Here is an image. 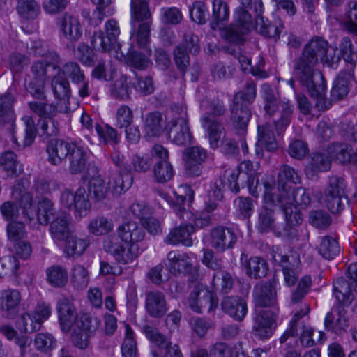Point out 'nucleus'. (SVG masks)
<instances>
[{
	"instance_id": "obj_1",
	"label": "nucleus",
	"mask_w": 357,
	"mask_h": 357,
	"mask_svg": "<svg viewBox=\"0 0 357 357\" xmlns=\"http://www.w3.org/2000/svg\"><path fill=\"white\" fill-rule=\"evenodd\" d=\"M328 42L320 37L311 39L301 55L293 62V75L313 98L321 97L326 90L322 73L315 68L319 61L328 62Z\"/></svg>"
},
{
	"instance_id": "obj_2",
	"label": "nucleus",
	"mask_w": 357,
	"mask_h": 357,
	"mask_svg": "<svg viewBox=\"0 0 357 357\" xmlns=\"http://www.w3.org/2000/svg\"><path fill=\"white\" fill-rule=\"evenodd\" d=\"M200 107L205 112V115L201 118L202 125L207 131L211 147L216 149L222 140L225 128L222 123L215 118L224 116L227 112V107L219 98L204 100L200 103Z\"/></svg>"
},
{
	"instance_id": "obj_3",
	"label": "nucleus",
	"mask_w": 357,
	"mask_h": 357,
	"mask_svg": "<svg viewBox=\"0 0 357 357\" xmlns=\"http://www.w3.org/2000/svg\"><path fill=\"white\" fill-rule=\"evenodd\" d=\"M149 0H131V24L136 31V40L139 47H145L150 41L151 13Z\"/></svg>"
},
{
	"instance_id": "obj_4",
	"label": "nucleus",
	"mask_w": 357,
	"mask_h": 357,
	"mask_svg": "<svg viewBox=\"0 0 357 357\" xmlns=\"http://www.w3.org/2000/svg\"><path fill=\"white\" fill-rule=\"evenodd\" d=\"M225 174L231 191L238 192L241 188L246 187L250 195L255 197H259V179L251 161H243L235 169L227 170Z\"/></svg>"
},
{
	"instance_id": "obj_5",
	"label": "nucleus",
	"mask_w": 357,
	"mask_h": 357,
	"mask_svg": "<svg viewBox=\"0 0 357 357\" xmlns=\"http://www.w3.org/2000/svg\"><path fill=\"white\" fill-rule=\"evenodd\" d=\"M271 187L267 184L266 192L264 193V200L267 204L278 206L283 211L284 208H292V211H299L296 206L305 208L309 205L311 199L305 188L298 187L292 190L281 191L280 193H271Z\"/></svg>"
},
{
	"instance_id": "obj_6",
	"label": "nucleus",
	"mask_w": 357,
	"mask_h": 357,
	"mask_svg": "<svg viewBox=\"0 0 357 357\" xmlns=\"http://www.w3.org/2000/svg\"><path fill=\"white\" fill-rule=\"evenodd\" d=\"M29 109L40 117L38 121V134L47 139L55 137L59 133V123L54 119L57 112V107L51 103L31 101L28 103Z\"/></svg>"
},
{
	"instance_id": "obj_7",
	"label": "nucleus",
	"mask_w": 357,
	"mask_h": 357,
	"mask_svg": "<svg viewBox=\"0 0 357 357\" xmlns=\"http://www.w3.org/2000/svg\"><path fill=\"white\" fill-rule=\"evenodd\" d=\"M142 331L152 345L154 357H183L178 344H172L171 335L162 334L156 327L144 325Z\"/></svg>"
},
{
	"instance_id": "obj_8",
	"label": "nucleus",
	"mask_w": 357,
	"mask_h": 357,
	"mask_svg": "<svg viewBox=\"0 0 357 357\" xmlns=\"http://www.w3.org/2000/svg\"><path fill=\"white\" fill-rule=\"evenodd\" d=\"M119 34L120 28L117 21L110 19L105 23V33L101 31L94 32L91 38V43L95 50L107 52L119 47Z\"/></svg>"
},
{
	"instance_id": "obj_9",
	"label": "nucleus",
	"mask_w": 357,
	"mask_h": 357,
	"mask_svg": "<svg viewBox=\"0 0 357 357\" xmlns=\"http://www.w3.org/2000/svg\"><path fill=\"white\" fill-rule=\"evenodd\" d=\"M61 204L68 209H74L76 216H86L91 210V203L86 195L84 188H79L75 194L66 189L61 196Z\"/></svg>"
},
{
	"instance_id": "obj_10",
	"label": "nucleus",
	"mask_w": 357,
	"mask_h": 357,
	"mask_svg": "<svg viewBox=\"0 0 357 357\" xmlns=\"http://www.w3.org/2000/svg\"><path fill=\"white\" fill-rule=\"evenodd\" d=\"M103 248L118 263L122 264L132 263L137 257V252L133 250L134 245L122 243V241H119V239L115 236H110L104 241Z\"/></svg>"
},
{
	"instance_id": "obj_11",
	"label": "nucleus",
	"mask_w": 357,
	"mask_h": 357,
	"mask_svg": "<svg viewBox=\"0 0 357 357\" xmlns=\"http://www.w3.org/2000/svg\"><path fill=\"white\" fill-rule=\"evenodd\" d=\"M186 304L195 312L201 313L202 309L208 305V311L213 310L217 306V301L210 291L197 282L190 293Z\"/></svg>"
},
{
	"instance_id": "obj_12",
	"label": "nucleus",
	"mask_w": 357,
	"mask_h": 357,
	"mask_svg": "<svg viewBox=\"0 0 357 357\" xmlns=\"http://www.w3.org/2000/svg\"><path fill=\"white\" fill-rule=\"evenodd\" d=\"M169 271L173 274H185L193 271L190 276L192 282L197 281L199 278L197 271L193 267L190 256L187 253L178 251H170L167 257Z\"/></svg>"
},
{
	"instance_id": "obj_13",
	"label": "nucleus",
	"mask_w": 357,
	"mask_h": 357,
	"mask_svg": "<svg viewBox=\"0 0 357 357\" xmlns=\"http://www.w3.org/2000/svg\"><path fill=\"white\" fill-rule=\"evenodd\" d=\"M22 294L19 290L8 288L0 291V313L8 319H14L20 312Z\"/></svg>"
},
{
	"instance_id": "obj_14",
	"label": "nucleus",
	"mask_w": 357,
	"mask_h": 357,
	"mask_svg": "<svg viewBox=\"0 0 357 357\" xmlns=\"http://www.w3.org/2000/svg\"><path fill=\"white\" fill-rule=\"evenodd\" d=\"M237 241L234 231L228 227L218 226L213 228L208 236V241L211 248L219 252L233 248Z\"/></svg>"
},
{
	"instance_id": "obj_15",
	"label": "nucleus",
	"mask_w": 357,
	"mask_h": 357,
	"mask_svg": "<svg viewBox=\"0 0 357 357\" xmlns=\"http://www.w3.org/2000/svg\"><path fill=\"white\" fill-rule=\"evenodd\" d=\"M185 173L190 176H199L202 172V164L207 158L206 151L200 146H192L184 151Z\"/></svg>"
},
{
	"instance_id": "obj_16",
	"label": "nucleus",
	"mask_w": 357,
	"mask_h": 357,
	"mask_svg": "<svg viewBox=\"0 0 357 357\" xmlns=\"http://www.w3.org/2000/svg\"><path fill=\"white\" fill-rule=\"evenodd\" d=\"M230 116L236 133L243 136L246 131L252 112L248 105L245 102L232 100L230 106Z\"/></svg>"
},
{
	"instance_id": "obj_17",
	"label": "nucleus",
	"mask_w": 357,
	"mask_h": 357,
	"mask_svg": "<svg viewBox=\"0 0 357 357\" xmlns=\"http://www.w3.org/2000/svg\"><path fill=\"white\" fill-rule=\"evenodd\" d=\"M56 310L61 330L68 333L73 326L79 321L77 312L73 301L66 297H63L57 301Z\"/></svg>"
},
{
	"instance_id": "obj_18",
	"label": "nucleus",
	"mask_w": 357,
	"mask_h": 357,
	"mask_svg": "<svg viewBox=\"0 0 357 357\" xmlns=\"http://www.w3.org/2000/svg\"><path fill=\"white\" fill-rule=\"evenodd\" d=\"M13 200L19 204L22 210L24 218L31 220L33 219L34 213L33 211V199L32 195L27 190L23 183V181L18 180L13 185L12 190Z\"/></svg>"
},
{
	"instance_id": "obj_19",
	"label": "nucleus",
	"mask_w": 357,
	"mask_h": 357,
	"mask_svg": "<svg viewBox=\"0 0 357 357\" xmlns=\"http://www.w3.org/2000/svg\"><path fill=\"white\" fill-rule=\"evenodd\" d=\"M91 319L88 314L79 317L74 326L71 334L73 344L81 349H86L89 345V332L92 331Z\"/></svg>"
},
{
	"instance_id": "obj_20",
	"label": "nucleus",
	"mask_w": 357,
	"mask_h": 357,
	"mask_svg": "<svg viewBox=\"0 0 357 357\" xmlns=\"http://www.w3.org/2000/svg\"><path fill=\"white\" fill-rule=\"evenodd\" d=\"M276 282L275 280L267 282L257 283L253 289L254 302L257 306L267 307L273 305L276 301Z\"/></svg>"
},
{
	"instance_id": "obj_21",
	"label": "nucleus",
	"mask_w": 357,
	"mask_h": 357,
	"mask_svg": "<svg viewBox=\"0 0 357 357\" xmlns=\"http://www.w3.org/2000/svg\"><path fill=\"white\" fill-rule=\"evenodd\" d=\"M301 180L300 176L294 168L287 165H284L281 167L278 175V187L275 188L273 183L265 181L263 182L264 188V193L266 192V186L267 184L272 188L271 193L279 194L281 191H284L291 188V185H289V183L294 184L300 183Z\"/></svg>"
},
{
	"instance_id": "obj_22",
	"label": "nucleus",
	"mask_w": 357,
	"mask_h": 357,
	"mask_svg": "<svg viewBox=\"0 0 357 357\" xmlns=\"http://www.w3.org/2000/svg\"><path fill=\"white\" fill-rule=\"evenodd\" d=\"M222 311L237 321L244 319L247 312V303L239 296H227L221 301Z\"/></svg>"
},
{
	"instance_id": "obj_23",
	"label": "nucleus",
	"mask_w": 357,
	"mask_h": 357,
	"mask_svg": "<svg viewBox=\"0 0 357 357\" xmlns=\"http://www.w3.org/2000/svg\"><path fill=\"white\" fill-rule=\"evenodd\" d=\"M57 26L63 36L71 42L77 41L82 35V25L79 19L68 13H64L59 19Z\"/></svg>"
},
{
	"instance_id": "obj_24",
	"label": "nucleus",
	"mask_w": 357,
	"mask_h": 357,
	"mask_svg": "<svg viewBox=\"0 0 357 357\" xmlns=\"http://www.w3.org/2000/svg\"><path fill=\"white\" fill-rule=\"evenodd\" d=\"M145 309L149 315L153 318H161L167 312V303L165 294L160 291L146 293Z\"/></svg>"
},
{
	"instance_id": "obj_25",
	"label": "nucleus",
	"mask_w": 357,
	"mask_h": 357,
	"mask_svg": "<svg viewBox=\"0 0 357 357\" xmlns=\"http://www.w3.org/2000/svg\"><path fill=\"white\" fill-rule=\"evenodd\" d=\"M254 11L256 14V28L259 33L265 37L277 40L283 29V26L266 23L262 16L264 13L262 0H255Z\"/></svg>"
},
{
	"instance_id": "obj_26",
	"label": "nucleus",
	"mask_w": 357,
	"mask_h": 357,
	"mask_svg": "<svg viewBox=\"0 0 357 357\" xmlns=\"http://www.w3.org/2000/svg\"><path fill=\"white\" fill-rule=\"evenodd\" d=\"M75 144L62 139L51 140L46 148L48 155L47 160L53 165H60L64 159L68 157Z\"/></svg>"
},
{
	"instance_id": "obj_27",
	"label": "nucleus",
	"mask_w": 357,
	"mask_h": 357,
	"mask_svg": "<svg viewBox=\"0 0 357 357\" xmlns=\"http://www.w3.org/2000/svg\"><path fill=\"white\" fill-rule=\"evenodd\" d=\"M195 231V227L191 225H181L171 229L164 241L169 245H176L181 243L184 246L190 247L193 245L191 236Z\"/></svg>"
},
{
	"instance_id": "obj_28",
	"label": "nucleus",
	"mask_w": 357,
	"mask_h": 357,
	"mask_svg": "<svg viewBox=\"0 0 357 357\" xmlns=\"http://www.w3.org/2000/svg\"><path fill=\"white\" fill-rule=\"evenodd\" d=\"M325 328L338 333L349 326V319L347 316V310L341 305L333 307L328 312L324 319Z\"/></svg>"
},
{
	"instance_id": "obj_29",
	"label": "nucleus",
	"mask_w": 357,
	"mask_h": 357,
	"mask_svg": "<svg viewBox=\"0 0 357 357\" xmlns=\"http://www.w3.org/2000/svg\"><path fill=\"white\" fill-rule=\"evenodd\" d=\"M16 101V97L10 92H6L0 95V126H8L13 129L15 115L13 105Z\"/></svg>"
},
{
	"instance_id": "obj_30",
	"label": "nucleus",
	"mask_w": 357,
	"mask_h": 357,
	"mask_svg": "<svg viewBox=\"0 0 357 357\" xmlns=\"http://www.w3.org/2000/svg\"><path fill=\"white\" fill-rule=\"evenodd\" d=\"M118 238L125 243L134 245L142 241L145 231L142 226L136 222L130 221L120 225L117 229Z\"/></svg>"
},
{
	"instance_id": "obj_31",
	"label": "nucleus",
	"mask_w": 357,
	"mask_h": 357,
	"mask_svg": "<svg viewBox=\"0 0 357 357\" xmlns=\"http://www.w3.org/2000/svg\"><path fill=\"white\" fill-rule=\"evenodd\" d=\"M169 138L177 145L183 146L191 142L192 135L190 132L188 121H171L168 124Z\"/></svg>"
},
{
	"instance_id": "obj_32",
	"label": "nucleus",
	"mask_w": 357,
	"mask_h": 357,
	"mask_svg": "<svg viewBox=\"0 0 357 357\" xmlns=\"http://www.w3.org/2000/svg\"><path fill=\"white\" fill-rule=\"evenodd\" d=\"M273 314L270 310H261L255 317V335L261 339L268 338L273 333Z\"/></svg>"
},
{
	"instance_id": "obj_33",
	"label": "nucleus",
	"mask_w": 357,
	"mask_h": 357,
	"mask_svg": "<svg viewBox=\"0 0 357 357\" xmlns=\"http://www.w3.org/2000/svg\"><path fill=\"white\" fill-rule=\"evenodd\" d=\"M284 218L286 225L282 231H276L278 236L285 237L288 239H294L298 235V230L296 225L302 222L303 218L300 211H292V208H284Z\"/></svg>"
},
{
	"instance_id": "obj_34",
	"label": "nucleus",
	"mask_w": 357,
	"mask_h": 357,
	"mask_svg": "<svg viewBox=\"0 0 357 357\" xmlns=\"http://www.w3.org/2000/svg\"><path fill=\"white\" fill-rule=\"evenodd\" d=\"M165 121L159 112L148 113L144 120V130L146 137L160 136L164 131Z\"/></svg>"
},
{
	"instance_id": "obj_35",
	"label": "nucleus",
	"mask_w": 357,
	"mask_h": 357,
	"mask_svg": "<svg viewBox=\"0 0 357 357\" xmlns=\"http://www.w3.org/2000/svg\"><path fill=\"white\" fill-rule=\"evenodd\" d=\"M257 144L265 147L268 151H274L278 148L275 135L270 123H265L257 126Z\"/></svg>"
},
{
	"instance_id": "obj_36",
	"label": "nucleus",
	"mask_w": 357,
	"mask_h": 357,
	"mask_svg": "<svg viewBox=\"0 0 357 357\" xmlns=\"http://www.w3.org/2000/svg\"><path fill=\"white\" fill-rule=\"evenodd\" d=\"M245 273L255 279L265 277L268 271V264L262 257L255 256L245 259L244 262Z\"/></svg>"
},
{
	"instance_id": "obj_37",
	"label": "nucleus",
	"mask_w": 357,
	"mask_h": 357,
	"mask_svg": "<svg viewBox=\"0 0 357 357\" xmlns=\"http://www.w3.org/2000/svg\"><path fill=\"white\" fill-rule=\"evenodd\" d=\"M69 172L71 174H77L82 172L86 165L87 153L82 146L75 144L69 155Z\"/></svg>"
},
{
	"instance_id": "obj_38",
	"label": "nucleus",
	"mask_w": 357,
	"mask_h": 357,
	"mask_svg": "<svg viewBox=\"0 0 357 357\" xmlns=\"http://www.w3.org/2000/svg\"><path fill=\"white\" fill-rule=\"evenodd\" d=\"M351 286L353 285L344 278H339L333 282V294L340 304H351L353 301Z\"/></svg>"
},
{
	"instance_id": "obj_39",
	"label": "nucleus",
	"mask_w": 357,
	"mask_h": 357,
	"mask_svg": "<svg viewBox=\"0 0 357 357\" xmlns=\"http://www.w3.org/2000/svg\"><path fill=\"white\" fill-rule=\"evenodd\" d=\"M261 96L266 114L270 117L273 116L280 102L278 95L269 84H264L261 86Z\"/></svg>"
},
{
	"instance_id": "obj_40",
	"label": "nucleus",
	"mask_w": 357,
	"mask_h": 357,
	"mask_svg": "<svg viewBox=\"0 0 357 357\" xmlns=\"http://www.w3.org/2000/svg\"><path fill=\"white\" fill-rule=\"evenodd\" d=\"M50 233L54 239L65 241L70 234L68 218L65 215L56 216L50 224Z\"/></svg>"
},
{
	"instance_id": "obj_41",
	"label": "nucleus",
	"mask_w": 357,
	"mask_h": 357,
	"mask_svg": "<svg viewBox=\"0 0 357 357\" xmlns=\"http://www.w3.org/2000/svg\"><path fill=\"white\" fill-rule=\"evenodd\" d=\"M132 89L128 77L121 75L111 86V96L119 100L126 101L130 99Z\"/></svg>"
},
{
	"instance_id": "obj_42",
	"label": "nucleus",
	"mask_w": 357,
	"mask_h": 357,
	"mask_svg": "<svg viewBox=\"0 0 357 357\" xmlns=\"http://www.w3.org/2000/svg\"><path fill=\"white\" fill-rule=\"evenodd\" d=\"M88 190L91 198L96 202H100L109 194V183L105 182L100 175L94 176L89 180Z\"/></svg>"
},
{
	"instance_id": "obj_43",
	"label": "nucleus",
	"mask_w": 357,
	"mask_h": 357,
	"mask_svg": "<svg viewBox=\"0 0 357 357\" xmlns=\"http://www.w3.org/2000/svg\"><path fill=\"white\" fill-rule=\"evenodd\" d=\"M229 17V8L228 4L222 0H213L212 21L210 23L211 28L215 30L220 24L227 22Z\"/></svg>"
},
{
	"instance_id": "obj_44",
	"label": "nucleus",
	"mask_w": 357,
	"mask_h": 357,
	"mask_svg": "<svg viewBox=\"0 0 357 357\" xmlns=\"http://www.w3.org/2000/svg\"><path fill=\"white\" fill-rule=\"evenodd\" d=\"M275 260L282 267L285 282L288 286H293L298 280V272L296 266L290 261L289 257L278 255Z\"/></svg>"
},
{
	"instance_id": "obj_45",
	"label": "nucleus",
	"mask_w": 357,
	"mask_h": 357,
	"mask_svg": "<svg viewBox=\"0 0 357 357\" xmlns=\"http://www.w3.org/2000/svg\"><path fill=\"white\" fill-rule=\"evenodd\" d=\"M350 79L346 72H340L335 79L331 91V100L338 101L344 98L349 91Z\"/></svg>"
},
{
	"instance_id": "obj_46",
	"label": "nucleus",
	"mask_w": 357,
	"mask_h": 357,
	"mask_svg": "<svg viewBox=\"0 0 357 357\" xmlns=\"http://www.w3.org/2000/svg\"><path fill=\"white\" fill-rule=\"evenodd\" d=\"M37 219L40 224L47 225L51 220L56 218V210L53 202L47 199L43 198L37 204Z\"/></svg>"
},
{
	"instance_id": "obj_47",
	"label": "nucleus",
	"mask_w": 357,
	"mask_h": 357,
	"mask_svg": "<svg viewBox=\"0 0 357 357\" xmlns=\"http://www.w3.org/2000/svg\"><path fill=\"white\" fill-rule=\"evenodd\" d=\"M264 203L266 206L261 209L259 214L257 228L261 233H266L270 231H273L275 233L273 211L268 208V206H275L267 204L265 202Z\"/></svg>"
},
{
	"instance_id": "obj_48",
	"label": "nucleus",
	"mask_w": 357,
	"mask_h": 357,
	"mask_svg": "<svg viewBox=\"0 0 357 357\" xmlns=\"http://www.w3.org/2000/svg\"><path fill=\"white\" fill-rule=\"evenodd\" d=\"M64 253L67 257L79 256L83 254L89 245L87 239L79 238L70 234L66 240Z\"/></svg>"
},
{
	"instance_id": "obj_49",
	"label": "nucleus",
	"mask_w": 357,
	"mask_h": 357,
	"mask_svg": "<svg viewBox=\"0 0 357 357\" xmlns=\"http://www.w3.org/2000/svg\"><path fill=\"white\" fill-rule=\"evenodd\" d=\"M47 280L54 287H62L68 282V272L60 265H53L46 270Z\"/></svg>"
},
{
	"instance_id": "obj_50",
	"label": "nucleus",
	"mask_w": 357,
	"mask_h": 357,
	"mask_svg": "<svg viewBox=\"0 0 357 357\" xmlns=\"http://www.w3.org/2000/svg\"><path fill=\"white\" fill-rule=\"evenodd\" d=\"M53 58L55 64L50 63L47 61H37L32 64L31 73L33 74V79L46 81L48 77L49 68H52L55 69L56 65L61 62V59L58 54H54Z\"/></svg>"
},
{
	"instance_id": "obj_51",
	"label": "nucleus",
	"mask_w": 357,
	"mask_h": 357,
	"mask_svg": "<svg viewBox=\"0 0 357 357\" xmlns=\"http://www.w3.org/2000/svg\"><path fill=\"white\" fill-rule=\"evenodd\" d=\"M310 312V307L307 304L302 305L299 311H297L293 316L290 321V328L287 330L280 337V343L285 342L289 337H293L298 334V328H302L303 324L299 323L300 319Z\"/></svg>"
},
{
	"instance_id": "obj_52",
	"label": "nucleus",
	"mask_w": 357,
	"mask_h": 357,
	"mask_svg": "<svg viewBox=\"0 0 357 357\" xmlns=\"http://www.w3.org/2000/svg\"><path fill=\"white\" fill-rule=\"evenodd\" d=\"M153 175L158 183H164L173 178L174 171L169 160H160L154 165Z\"/></svg>"
},
{
	"instance_id": "obj_53",
	"label": "nucleus",
	"mask_w": 357,
	"mask_h": 357,
	"mask_svg": "<svg viewBox=\"0 0 357 357\" xmlns=\"http://www.w3.org/2000/svg\"><path fill=\"white\" fill-rule=\"evenodd\" d=\"M113 227L112 220L104 216L96 217L88 225L90 233L96 236L107 234L113 229Z\"/></svg>"
},
{
	"instance_id": "obj_54",
	"label": "nucleus",
	"mask_w": 357,
	"mask_h": 357,
	"mask_svg": "<svg viewBox=\"0 0 357 357\" xmlns=\"http://www.w3.org/2000/svg\"><path fill=\"white\" fill-rule=\"evenodd\" d=\"M351 146L347 144H332L327 149L330 158L337 160L342 163H347L351 160Z\"/></svg>"
},
{
	"instance_id": "obj_55",
	"label": "nucleus",
	"mask_w": 357,
	"mask_h": 357,
	"mask_svg": "<svg viewBox=\"0 0 357 357\" xmlns=\"http://www.w3.org/2000/svg\"><path fill=\"white\" fill-rule=\"evenodd\" d=\"M319 251L325 259H332L340 253V248L335 238L325 236L321 239Z\"/></svg>"
},
{
	"instance_id": "obj_56",
	"label": "nucleus",
	"mask_w": 357,
	"mask_h": 357,
	"mask_svg": "<svg viewBox=\"0 0 357 357\" xmlns=\"http://www.w3.org/2000/svg\"><path fill=\"white\" fill-rule=\"evenodd\" d=\"M280 118L273 121L278 135H280L290 124L293 105L289 102H284L281 104Z\"/></svg>"
},
{
	"instance_id": "obj_57",
	"label": "nucleus",
	"mask_w": 357,
	"mask_h": 357,
	"mask_svg": "<svg viewBox=\"0 0 357 357\" xmlns=\"http://www.w3.org/2000/svg\"><path fill=\"white\" fill-rule=\"evenodd\" d=\"M16 9L20 16L26 19H35L40 13V5L35 0H18Z\"/></svg>"
},
{
	"instance_id": "obj_58",
	"label": "nucleus",
	"mask_w": 357,
	"mask_h": 357,
	"mask_svg": "<svg viewBox=\"0 0 357 357\" xmlns=\"http://www.w3.org/2000/svg\"><path fill=\"white\" fill-rule=\"evenodd\" d=\"M126 63L131 67L139 70H146L151 63L147 55L137 50H130L126 56Z\"/></svg>"
},
{
	"instance_id": "obj_59",
	"label": "nucleus",
	"mask_w": 357,
	"mask_h": 357,
	"mask_svg": "<svg viewBox=\"0 0 357 357\" xmlns=\"http://www.w3.org/2000/svg\"><path fill=\"white\" fill-rule=\"evenodd\" d=\"M19 329L26 333H32L41 328L40 322L38 321L33 313H22L17 319Z\"/></svg>"
},
{
	"instance_id": "obj_60",
	"label": "nucleus",
	"mask_w": 357,
	"mask_h": 357,
	"mask_svg": "<svg viewBox=\"0 0 357 357\" xmlns=\"http://www.w3.org/2000/svg\"><path fill=\"white\" fill-rule=\"evenodd\" d=\"M324 201L327 208L334 214L340 213L349 204L347 195H324Z\"/></svg>"
},
{
	"instance_id": "obj_61",
	"label": "nucleus",
	"mask_w": 357,
	"mask_h": 357,
	"mask_svg": "<svg viewBox=\"0 0 357 357\" xmlns=\"http://www.w3.org/2000/svg\"><path fill=\"white\" fill-rule=\"evenodd\" d=\"M122 357H137V343L134 333L129 325L126 326V337L121 346Z\"/></svg>"
},
{
	"instance_id": "obj_62",
	"label": "nucleus",
	"mask_w": 357,
	"mask_h": 357,
	"mask_svg": "<svg viewBox=\"0 0 357 357\" xmlns=\"http://www.w3.org/2000/svg\"><path fill=\"white\" fill-rule=\"evenodd\" d=\"M0 166L6 172L8 176L17 177L16 155L11 151H6L0 155Z\"/></svg>"
},
{
	"instance_id": "obj_63",
	"label": "nucleus",
	"mask_w": 357,
	"mask_h": 357,
	"mask_svg": "<svg viewBox=\"0 0 357 357\" xmlns=\"http://www.w3.org/2000/svg\"><path fill=\"white\" fill-rule=\"evenodd\" d=\"M52 88L56 98H69L70 95L69 82L66 78L60 75V74L53 77L52 80Z\"/></svg>"
},
{
	"instance_id": "obj_64",
	"label": "nucleus",
	"mask_w": 357,
	"mask_h": 357,
	"mask_svg": "<svg viewBox=\"0 0 357 357\" xmlns=\"http://www.w3.org/2000/svg\"><path fill=\"white\" fill-rule=\"evenodd\" d=\"M256 94V84L252 81H248L244 89L234 94L233 100L245 102L248 105L254 102Z\"/></svg>"
}]
</instances>
